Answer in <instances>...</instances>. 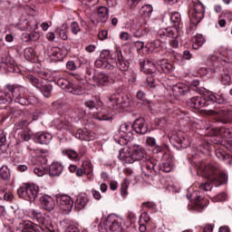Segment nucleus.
<instances>
[{
  "mask_svg": "<svg viewBox=\"0 0 232 232\" xmlns=\"http://www.w3.org/2000/svg\"><path fill=\"white\" fill-rule=\"evenodd\" d=\"M128 188H130V182L125 179L121 187V195L123 198H126L128 197Z\"/></svg>",
  "mask_w": 232,
  "mask_h": 232,
  "instance_id": "obj_54",
  "label": "nucleus"
},
{
  "mask_svg": "<svg viewBox=\"0 0 232 232\" xmlns=\"http://www.w3.org/2000/svg\"><path fill=\"white\" fill-rule=\"evenodd\" d=\"M47 55L51 58L54 63H59L66 57V54L63 53V50L57 46L50 45L47 50Z\"/></svg>",
  "mask_w": 232,
  "mask_h": 232,
  "instance_id": "obj_23",
  "label": "nucleus"
},
{
  "mask_svg": "<svg viewBox=\"0 0 232 232\" xmlns=\"http://www.w3.org/2000/svg\"><path fill=\"white\" fill-rule=\"evenodd\" d=\"M70 128V122L66 121L64 118H61L60 120H57L56 121V129L60 131H63V130H68Z\"/></svg>",
  "mask_w": 232,
  "mask_h": 232,
  "instance_id": "obj_51",
  "label": "nucleus"
},
{
  "mask_svg": "<svg viewBox=\"0 0 232 232\" xmlns=\"http://www.w3.org/2000/svg\"><path fill=\"white\" fill-rule=\"evenodd\" d=\"M38 200H40L41 206L45 211H53L55 208V200L48 195L43 196L42 194Z\"/></svg>",
  "mask_w": 232,
  "mask_h": 232,
  "instance_id": "obj_28",
  "label": "nucleus"
},
{
  "mask_svg": "<svg viewBox=\"0 0 232 232\" xmlns=\"http://www.w3.org/2000/svg\"><path fill=\"white\" fill-rule=\"evenodd\" d=\"M157 159H161V162L157 165V168L159 169V174L160 171H163L164 173H169L171 169H173V160L169 158V154H168V157H157Z\"/></svg>",
  "mask_w": 232,
  "mask_h": 232,
  "instance_id": "obj_25",
  "label": "nucleus"
},
{
  "mask_svg": "<svg viewBox=\"0 0 232 232\" xmlns=\"http://www.w3.org/2000/svg\"><path fill=\"white\" fill-rule=\"evenodd\" d=\"M206 14V7L200 1L195 0L192 2V5L189 8L188 11V17L190 20V23L197 26L202 19H204V15Z\"/></svg>",
  "mask_w": 232,
  "mask_h": 232,
  "instance_id": "obj_12",
  "label": "nucleus"
},
{
  "mask_svg": "<svg viewBox=\"0 0 232 232\" xmlns=\"http://www.w3.org/2000/svg\"><path fill=\"white\" fill-rule=\"evenodd\" d=\"M39 28V23L37 22V20L33 19L31 21L25 20V25L21 26L20 30H22V32H34L35 30H37Z\"/></svg>",
  "mask_w": 232,
  "mask_h": 232,
  "instance_id": "obj_39",
  "label": "nucleus"
},
{
  "mask_svg": "<svg viewBox=\"0 0 232 232\" xmlns=\"http://www.w3.org/2000/svg\"><path fill=\"white\" fill-rule=\"evenodd\" d=\"M199 85H200V81L198 80L192 81L190 86H188L189 93H191L192 92H196V93H199L200 95H202L204 89H200L198 87Z\"/></svg>",
  "mask_w": 232,
  "mask_h": 232,
  "instance_id": "obj_49",
  "label": "nucleus"
},
{
  "mask_svg": "<svg viewBox=\"0 0 232 232\" xmlns=\"http://www.w3.org/2000/svg\"><path fill=\"white\" fill-rule=\"evenodd\" d=\"M217 121L222 122V124L232 122V111H219L217 115Z\"/></svg>",
  "mask_w": 232,
  "mask_h": 232,
  "instance_id": "obj_32",
  "label": "nucleus"
},
{
  "mask_svg": "<svg viewBox=\"0 0 232 232\" xmlns=\"http://www.w3.org/2000/svg\"><path fill=\"white\" fill-rule=\"evenodd\" d=\"M28 217L32 221L24 224L22 232H59L57 226L52 224V218L46 214H43L36 209H30ZM41 224V226L34 223Z\"/></svg>",
  "mask_w": 232,
  "mask_h": 232,
  "instance_id": "obj_3",
  "label": "nucleus"
},
{
  "mask_svg": "<svg viewBox=\"0 0 232 232\" xmlns=\"http://www.w3.org/2000/svg\"><path fill=\"white\" fill-rule=\"evenodd\" d=\"M36 75L40 77V79H44V81H49L50 80V73L44 71H37Z\"/></svg>",
  "mask_w": 232,
  "mask_h": 232,
  "instance_id": "obj_61",
  "label": "nucleus"
},
{
  "mask_svg": "<svg viewBox=\"0 0 232 232\" xmlns=\"http://www.w3.org/2000/svg\"><path fill=\"white\" fill-rule=\"evenodd\" d=\"M0 200H5V202H12L14 200V194L12 193V191L1 188Z\"/></svg>",
  "mask_w": 232,
  "mask_h": 232,
  "instance_id": "obj_42",
  "label": "nucleus"
},
{
  "mask_svg": "<svg viewBox=\"0 0 232 232\" xmlns=\"http://www.w3.org/2000/svg\"><path fill=\"white\" fill-rule=\"evenodd\" d=\"M6 91H0V106H8L12 102H16L21 106H28L31 104L26 95V88L19 84H6Z\"/></svg>",
  "mask_w": 232,
  "mask_h": 232,
  "instance_id": "obj_4",
  "label": "nucleus"
},
{
  "mask_svg": "<svg viewBox=\"0 0 232 232\" xmlns=\"http://www.w3.org/2000/svg\"><path fill=\"white\" fill-rule=\"evenodd\" d=\"M90 202V199H88V197H77L76 200L74 202V206L78 211H81V209H84L86 208V205Z\"/></svg>",
  "mask_w": 232,
  "mask_h": 232,
  "instance_id": "obj_41",
  "label": "nucleus"
},
{
  "mask_svg": "<svg viewBox=\"0 0 232 232\" xmlns=\"http://www.w3.org/2000/svg\"><path fill=\"white\" fill-rule=\"evenodd\" d=\"M110 110H121L122 108V96L120 93H113L107 102Z\"/></svg>",
  "mask_w": 232,
  "mask_h": 232,
  "instance_id": "obj_26",
  "label": "nucleus"
},
{
  "mask_svg": "<svg viewBox=\"0 0 232 232\" xmlns=\"http://www.w3.org/2000/svg\"><path fill=\"white\" fill-rule=\"evenodd\" d=\"M174 140L176 142L174 146L177 150H186L189 146V140L186 138L180 139L179 137H176Z\"/></svg>",
  "mask_w": 232,
  "mask_h": 232,
  "instance_id": "obj_43",
  "label": "nucleus"
},
{
  "mask_svg": "<svg viewBox=\"0 0 232 232\" xmlns=\"http://www.w3.org/2000/svg\"><path fill=\"white\" fill-rule=\"evenodd\" d=\"M221 82L224 84V86H230V84H232V77L229 71H225L221 74Z\"/></svg>",
  "mask_w": 232,
  "mask_h": 232,
  "instance_id": "obj_50",
  "label": "nucleus"
},
{
  "mask_svg": "<svg viewBox=\"0 0 232 232\" xmlns=\"http://www.w3.org/2000/svg\"><path fill=\"white\" fill-rule=\"evenodd\" d=\"M102 228V223H99V218H96L94 221L91 224L90 229L91 231H101Z\"/></svg>",
  "mask_w": 232,
  "mask_h": 232,
  "instance_id": "obj_56",
  "label": "nucleus"
},
{
  "mask_svg": "<svg viewBox=\"0 0 232 232\" xmlns=\"http://www.w3.org/2000/svg\"><path fill=\"white\" fill-rule=\"evenodd\" d=\"M140 72L148 75L146 81L142 83L143 88L153 92L155 88L159 86L153 73L156 72H159V73H169V72H173V64L169 63L166 59L159 60L157 65L150 60H140Z\"/></svg>",
  "mask_w": 232,
  "mask_h": 232,
  "instance_id": "obj_2",
  "label": "nucleus"
},
{
  "mask_svg": "<svg viewBox=\"0 0 232 232\" xmlns=\"http://www.w3.org/2000/svg\"><path fill=\"white\" fill-rule=\"evenodd\" d=\"M174 57L178 61L180 60V59H185V61H189L193 57V54H191V52H189L188 50H186V51L183 52V54L176 53L174 54Z\"/></svg>",
  "mask_w": 232,
  "mask_h": 232,
  "instance_id": "obj_52",
  "label": "nucleus"
},
{
  "mask_svg": "<svg viewBox=\"0 0 232 232\" xmlns=\"http://www.w3.org/2000/svg\"><path fill=\"white\" fill-rule=\"evenodd\" d=\"M196 168L198 175L205 177V179H208L210 182L201 183L199 185V189H203V191H211L213 186L220 188V186L227 184V172L222 170L218 163L206 164V162L198 161L196 164Z\"/></svg>",
  "mask_w": 232,
  "mask_h": 232,
  "instance_id": "obj_1",
  "label": "nucleus"
},
{
  "mask_svg": "<svg viewBox=\"0 0 232 232\" xmlns=\"http://www.w3.org/2000/svg\"><path fill=\"white\" fill-rule=\"evenodd\" d=\"M153 14V6L150 5H143L140 10V15L143 16L144 19H148Z\"/></svg>",
  "mask_w": 232,
  "mask_h": 232,
  "instance_id": "obj_45",
  "label": "nucleus"
},
{
  "mask_svg": "<svg viewBox=\"0 0 232 232\" xmlns=\"http://www.w3.org/2000/svg\"><path fill=\"white\" fill-rule=\"evenodd\" d=\"M17 195L20 198H24V200H28V202H35V200H39L41 194V190L39 189V186L34 183H24L18 189Z\"/></svg>",
  "mask_w": 232,
  "mask_h": 232,
  "instance_id": "obj_9",
  "label": "nucleus"
},
{
  "mask_svg": "<svg viewBox=\"0 0 232 232\" xmlns=\"http://www.w3.org/2000/svg\"><path fill=\"white\" fill-rule=\"evenodd\" d=\"M172 94L175 99H180V97H188V95H191L189 92V86L182 82L172 86Z\"/></svg>",
  "mask_w": 232,
  "mask_h": 232,
  "instance_id": "obj_22",
  "label": "nucleus"
},
{
  "mask_svg": "<svg viewBox=\"0 0 232 232\" xmlns=\"http://www.w3.org/2000/svg\"><path fill=\"white\" fill-rule=\"evenodd\" d=\"M119 53H121V49L119 48L116 49V52L102 50L100 53V59L95 61L94 66L102 70L112 72V70H115V63Z\"/></svg>",
  "mask_w": 232,
  "mask_h": 232,
  "instance_id": "obj_8",
  "label": "nucleus"
},
{
  "mask_svg": "<svg viewBox=\"0 0 232 232\" xmlns=\"http://www.w3.org/2000/svg\"><path fill=\"white\" fill-rule=\"evenodd\" d=\"M24 57L26 61H30V63H37V61H39L35 49L32 47H26L24 50Z\"/></svg>",
  "mask_w": 232,
  "mask_h": 232,
  "instance_id": "obj_37",
  "label": "nucleus"
},
{
  "mask_svg": "<svg viewBox=\"0 0 232 232\" xmlns=\"http://www.w3.org/2000/svg\"><path fill=\"white\" fill-rule=\"evenodd\" d=\"M156 41L147 44L150 52L157 53L162 50L160 43H166L169 39V44L171 48H179V31L177 28L160 29L156 34Z\"/></svg>",
  "mask_w": 232,
  "mask_h": 232,
  "instance_id": "obj_5",
  "label": "nucleus"
},
{
  "mask_svg": "<svg viewBox=\"0 0 232 232\" xmlns=\"http://www.w3.org/2000/svg\"><path fill=\"white\" fill-rule=\"evenodd\" d=\"M70 30L73 35H77V34L81 32V26L79 25V23L72 22L70 24Z\"/></svg>",
  "mask_w": 232,
  "mask_h": 232,
  "instance_id": "obj_57",
  "label": "nucleus"
},
{
  "mask_svg": "<svg viewBox=\"0 0 232 232\" xmlns=\"http://www.w3.org/2000/svg\"><path fill=\"white\" fill-rule=\"evenodd\" d=\"M0 177L3 179V180H10V169L6 166H3L0 169Z\"/></svg>",
  "mask_w": 232,
  "mask_h": 232,
  "instance_id": "obj_53",
  "label": "nucleus"
},
{
  "mask_svg": "<svg viewBox=\"0 0 232 232\" xmlns=\"http://www.w3.org/2000/svg\"><path fill=\"white\" fill-rule=\"evenodd\" d=\"M136 99H138V101H140L142 104H150V101L146 99V92H144L143 91L137 92Z\"/></svg>",
  "mask_w": 232,
  "mask_h": 232,
  "instance_id": "obj_55",
  "label": "nucleus"
},
{
  "mask_svg": "<svg viewBox=\"0 0 232 232\" xmlns=\"http://www.w3.org/2000/svg\"><path fill=\"white\" fill-rule=\"evenodd\" d=\"M131 34L133 37H142L144 35V30L142 28L131 29Z\"/></svg>",
  "mask_w": 232,
  "mask_h": 232,
  "instance_id": "obj_62",
  "label": "nucleus"
},
{
  "mask_svg": "<svg viewBox=\"0 0 232 232\" xmlns=\"http://www.w3.org/2000/svg\"><path fill=\"white\" fill-rule=\"evenodd\" d=\"M52 139H53V136L49 132L40 131L34 135V142L37 144H44L45 146H48V144L52 142Z\"/></svg>",
  "mask_w": 232,
  "mask_h": 232,
  "instance_id": "obj_27",
  "label": "nucleus"
},
{
  "mask_svg": "<svg viewBox=\"0 0 232 232\" xmlns=\"http://www.w3.org/2000/svg\"><path fill=\"white\" fill-rule=\"evenodd\" d=\"M133 137V128L131 123H122L120 126L119 133L115 134L113 139L120 146H126Z\"/></svg>",
  "mask_w": 232,
  "mask_h": 232,
  "instance_id": "obj_11",
  "label": "nucleus"
},
{
  "mask_svg": "<svg viewBox=\"0 0 232 232\" xmlns=\"http://www.w3.org/2000/svg\"><path fill=\"white\" fill-rule=\"evenodd\" d=\"M213 104H226V100L221 95L207 92L201 96H195L187 101V106L188 108H194V110H200V108L213 106Z\"/></svg>",
  "mask_w": 232,
  "mask_h": 232,
  "instance_id": "obj_7",
  "label": "nucleus"
},
{
  "mask_svg": "<svg viewBox=\"0 0 232 232\" xmlns=\"http://www.w3.org/2000/svg\"><path fill=\"white\" fill-rule=\"evenodd\" d=\"M210 135H213V137L201 141L198 146V151H199V153H208V151H211V148H213V146L222 144V140H217V137L231 139L232 131L231 129H227L226 127H218L210 130Z\"/></svg>",
  "mask_w": 232,
  "mask_h": 232,
  "instance_id": "obj_6",
  "label": "nucleus"
},
{
  "mask_svg": "<svg viewBox=\"0 0 232 232\" xmlns=\"http://www.w3.org/2000/svg\"><path fill=\"white\" fill-rule=\"evenodd\" d=\"M216 157L218 159V160H223L226 164H228L231 166L232 164V154L222 150V149H217L215 150Z\"/></svg>",
  "mask_w": 232,
  "mask_h": 232,
  "instance_id": "obj_31",
  "label": "nucleus"
},
{
  "mask_svg": "<svg viewBox=\"0 0 232 232\" xmlns=\"http://www.w3.org/2000/svg\"><path fill=\"white\" fill-rule=\"evenodd\" d=\"M141 208H143V209L145 208H147L148 209H157V205L154 203V202H151V201H147V202H143L141 204Z\"/></svg>",
  "mask_w": 232,
  "mask_h": 232,
  "instance_id": "obj_60",
  "label": "nucleus"
},
{
  "mask_svg": "<svg viewBox=\"0 0 232 232\" xmlns=\"http://www.w3.org/2000/svg\"><path fill=\"white\" fill-rule=\"evenodd\" d=\"M117 68L121 72V76L126 77L128 72H130V62L124 59V55L122 54V51H120L115 63Z\"/></svg>",
  "mask_w": 232,
  "mask_h": 232,
  "instance_id": "obj_20",
  "label": "nucleus"
},
{
  "mask_svg": "<svg viewBox=\"0 0 232 232\" xmlns=\"http://www.w3.org/2000/svg\"><path fill=\"white\" fill-rule=\"evenodd\" d=\"M132 125V132L138 133L139 135H146L148 133V124L144 118H138L134 121Z\"/></svg>",
  "mask_w": 232,
  "mask_h": 232,
  "instance_id": "obj_24",
  "label": "nucleus"
},
{
  "mask_svg": "<svg viewBox=\"0 0 232 232\" xmlns=\"http://www.w3.org/2000/svg\"><path fill=\"white\" fill-rule=\"evenodd\" d=\"M0 70H4V72H11L12 73H19L20 72L18 66L5 60L0 62Z\"/></svg>",
  "mask_w": 232,
  "mask_h": 232,
  "instance_id": "obj_34",
  "label": "nucleus"
},
{
  "mask_svg": "<svg viewBox=\"0 0 232 232\" xmlns=\"http://www.w3.org/2000/svg\"><path fill=\"white\" fill-rule=\"evenodd\" d=\"M140 168L141 169V175L153 180L154 177L159 175V167H157V160L153 158H147L140 162Z\"/></svg>",
  "mask_w": 232,
  "mask_h": 232,
  "instance_id": "obj_10",
  "label": "nucleus"
},
{
  "mask_svg": "<svg viewBox=\"0 0 232 232\" xmlns=\"http://www.w3.org/2000/svg\"><path fill=\"white\" fill-rule=\"evenodd\" d=\"M65 232H81L75 225H69L65 228Z\"/></svg>",
  "mask_w": 232,
  "mask_h": 232,
  "instance_id": "obj_64",
  "label": "nucleus"
},
{
  "mask_svg": "<svg viewBox=\"0 0 232 232\" xmlns=\"http://www.w3.org/2000/svg\"><path fill=\"white\" fill-rule=\"evenodd\" d=\"M27 79L34 88H37V90L41 92L45 99H50V97H52V92H53V86H52V84H44L43 81L34 75H28Z\"/></svg>",
  "mask_w": 232,
  "mask_h": 232,
  "instance_id": "obj_16",
  "label": "nucleus"
},
{
  "mask_svg": "<svg viewBox=\"0 0 232 232\" xmlns=\"http://www.w3.org/2000/svg\"><path fill=\"white\" fill-rule=\"evenodd\" d=\"M56 202L63 211H72L73 208V199L68 195H57Z\"/></svg>",
  "mask_w": 232,
  "mask_h": 232,
  "instance_id": "obj_19",
  "label": "nucleus"
},
{
  "mask_svg": "<svg viewBox=\"0 0 232 232\" xmlns=\"http://www.w3.org/2000/svg\"><path fill=\"white\" fill-rule=\"evenodd\" d=\"M104 229L106 232H122V223L121 220L109 216L105 221Z\"/></svg>",
  "mask_w": 232,
  "mask_h": 232,
  "instance_id": "obj_18",
  "label": "nucleus"
},
{
  "mask_svg": "<svg viewBox=\"0 0 232 232\" xmlns=\"http://www.w3.org/2000/svg\"><path fill=\"white\" fill-rule=\"evenodd\" d=\"M92 80L98 86H110V84H113L115 82V80L113 78L110 77V75L104 73V72H98L93 73Z\"/></svg>",
  "mask_w": 232,
  "mask_h": 232,
  "instance_id": "obj_21",
  "label": "nucleus"
},
{
  "mask_svg": "<svg viewBox=\"0 0 232 232\" xmlns=\"http://www.w3.org/2000/svg\"><path fill=\"white\" fill-rule=\"evenodd\" d=\"M64 170V166L61 162H53L49 167L50 177H59Z\"/></svg>",
  "mask_w": 232,
  "mask_h": 232,
  "instance_id": "obj_33",
  "label": "nucleus"
},
{
  "mask_svg": "<svg viewBox=\"0 0 232 232\" xmlns=\"http://www.w3.org/2000/svg\"><path fill=\"white\" fill-rule=\"evenodd\" d=\"M146 144L151 150L154 157H165L168 158V153H166V149L163 146L157 145V140L153 137H147Z\"/></svg>",
  "mask_w": 232,
  "mask_h": 232,
  "instance_id": "obj_17",
  "label": "nucleus"
},
{
  "mask_svg": "<svg viewBox=\"0 0 232 232\" xmlns=\"http://www.w3.org/2000/svg\"><path fill=\"white\" fill-rule=\"evenodd\" d=\"M94 119L98 121H111L113 115L107 109L102 108L99 111L93 114Z\"/></svg>",
  "mask_w": 232,
  "mask_h": 232,
  "instance_id": "obj_36",
  "label": "nucleus"
},
{
  "mask_svg": "<svg viewBox=\"0 0 232 232\" xmlns=\"http://www.w3.org/2000/svg\"><path fill=\"white\" fill-rule=\"evenodd\" d=\"M85 108H88L90 110H99L101 106H102V102L99 98H94L92 100H86L84 102Z\"/></svg>",
  "mask_w": 232,
  "mask_h": 232,
  "instance_id": "obj_40",
  "label": "nucleus"
},
{
  "mask_svg": "<svg viewBox=\"0 0 232 232\" xmlns=\"http://www.w3.org/2000/svg\"><path fill=\"white\" fill-rule=\"evenodd\" d=\"M98 21L100 23H106L110 17V9L108 7L102 5L97 9Z\"/></svg>",
  "mask_w": 232,
  "mask_h": 232,
  "instance_id": "obj_35",
  "label": "nucleus"
},
{
  "mask_svg": "<svg viewBox=\"0 0 232 232\" xmlns=\"http://www.w3.org/2000/svg\"><path fill=\"white\" fill-rule=\"evenodd\" d=\"M96 137L97 135L95 134V132L88 130L87 129H79L75 133V138L79 139L80 140H95Z\"/></svg>",
  "mask_w": 232,
  "mask_h": 232,
  "instance_id": "obj_30",
  "label": "nucleus"
},
{
  "mask_svg": "<svg viewBox=\"0 0 232 232\" xmlns=\"http://www.w3.org/2000/svg\"><path fill=\"white\" fill-rule=\"evenodd\" d=\"M170 21L175 27H168V28H176V30H178V39H179V30L182 28V18L180 16V14L179 12L173 13L170 15Z\"/></svg>",
  "mask_w": 232,
  "mask_h": 232,
  "instance_id": "obj_38",
  "label": "nucleus"
},
{
  "mask_svg": "<svg viewBox=\"0 0 232 232\" xmlns=\"http://www.w3.org/2000/svg\"><path fill=\"white\" fill-rule=\"evenodd\" d=\"M29 125L30 121L28 120H20L14 124V130L20 140L28 142L32 139V130L28 128Z\"/></svg>",
  "mask_w": 232,
  "mask_h": 232,
  "instance_id": "obj_15",
  "label": "nucleus"
},
{
  "mask_svg": "<svg viewBox=\"0 0 232 232\" xmlns=\"http://www.w3.org/2000/svg\"><path fill=\"white\" fill-rule=\"evenodd\" d=\"M56 34L63 41L68 40V24H63L57 30Z\"/></svg>",
  "mask_w": 232,
  "mask_h": 232,
  "instance_id": "obj_44",
  "label": "nucleus"
},
{
  "mask_svg": "<svg viewBox=\"0 0 232 232\" xmlns=\"http://www.w3.org/2000/svg\"><path fill=\"white\" fill-rule=\"evenodd\" d=\"M130 155L125 157V162L127 164H133L135 160L142 162V160L150 158L146 153V150L140 145H134L130 149Z\"/></svg>",
  "mask_w": 232,
  "mask_h": 232,
  "instance_id": "obj_14",
  "label": "nucleus"
},
{
  "mask_svg": "<svg viewBox=\"0 0 232 232\" xmlns=\"http://www.w3.org/2000/svg\"><path fill=\"white\" fill-rule=\"evenodd\" d=\"M67 70H71V72H75L77 68H79V63H74L73 61H68L66 63Z\"/></svg>",
  "mask_w": 232,
  "mask_h": 232,
  "instance_id": "obj_59",
  "label": "nucleus"
},
{
  "mask_svg": "<svg viewBox=\"0 0 232 232\" xmlns=\"http://www.w3.org/2000/svg\"><path fill=\"white\" fill-rule=\"evenodd\" d=\"M56 84L60 86L62 90H65L68 93H72V95H83L85 93L84 88L77 82H72L64 78H60L57 80Z\"/></svg>",
  "mask_w": 232,
  "mask_h": 232,
  "instance_id": "obj_13",
  "label": "nucleus"
},
{
  "mask_svg": "<svg viewBox=\"0 0 232 232\" xmlns=\"http://www.w3.org/2000/svg\"><path fill=\"white\" fill-rule=\"evenodd\" d=\"M124 79H126L128 81V83L130 86H135V84H137V74L135 72V71H129L127 72V75L123 76Z\"/></svg>",
  "mask_w": 232,
  "mask_h": 232,
  "instance_id": "obj_48",
  "label": "nucleus"
},
{
  "mask_svg": "<svg viewBox=\"0 0 232 232\" xmlns=\"http://www.w3.org/2000/svg\"><path fill=\"white\" fill-rule=\"evenodd\" d=\"M62 154L64 157H68L71 160H77L79 159V153L72 149L62 150Z\"/></svg>",
  "mask_w": 232,
  "mask_h": 232,
  "instance_id": "obj_47",
  "label": "nucleus"
},
{
  "mask_svg": "<svg viewBox=\"0 0 232 232\" xmlns=\"http://www.w3.org/2000/svg\"><path fill=\"white\" fill-rule=\"evenodd\" d=\"M83 170L85 175H92L93 173V165L90 162H85L83 164Z\"/></svg>",
  "mask_w": 232,
  "mask_h": 232,
  "instance_id": "obj_58",
  "label": "nucleus"
},
{
  "mask_svg": "<svg viewBox=\"0 0 232 232\" xmlns=\"http://www.w3.org/2000/svg\"><path fill=\"white\" fill-rule=\"evenodd\" d=\"M215 73L217 72V69L215 68H210V69H208V68H201L199 69V73L200 75H208V73Z\"/></svg>",
  "mask_w": 232,
  "mask_h": 232,
  "instance_id": "obj_63",
  "label": "nucleus"
},
{
  "mask_svg": "<svg viewBox=\"0 0 232 232\" xmlns=\"http://www.w3.org/2000/svg\"><path fill=\"white\" fill-rule=\"evenodd\" d=\"M194 44H192V48L194 50H198L204 43H206V38L202 34H197L194 38H192Z\"/></svg>",
  "mask_w": 232,
  "mask_h": 232,
  "instance_id": "obj_46",
  "label": "nucleus"
},
{
  "mask_svg": "<svg viewBox=\"0 0 232 232\" xmlns=\"http://www.w3.org/2000/svg\"><path fill=\"white\" fill-rule=\"evenodd\" d=\"M195 198V203H194V209L198 211V213H202L204 208L208 206V199L204 198L202 197V192L196 190L194 191Z\"/></svg>",
  "mask_w": 232,
  "mask_h": 232,
  "instance_id": "obj_29",
  "label": "nucleus"
}]
</instances>
